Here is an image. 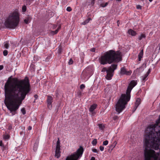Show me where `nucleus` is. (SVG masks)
<instances>
[{"instance_id":"f257e3e1","label":"nucleus","mask_w":160,"mask_h":160,"mask_svg":"<svg viewBox=\"0 0 160 160\" xmlns=\"http://www.w3.org/2000/svg\"><path fill=\"white\" fill-rule=\"evenodd\" d=\"M5 98L4 103L12 115L16 111L28 93L31 91L28 78L23 79L13 78L12 81L8 80L4 86Z\"/></svg>"},{"instance_id":"f03ea898","label":"nucleus","mask_w":160,"mask_h":160,"mask_svg":"<svg viewBox=\"0 0 160 160\" xmlns=\"http://www.w3.org/2000/svg\"><path fill=\"white\" fill-rule=\"evenodd\" d=\"M122 60V54L118 50L115 51L111 50L104 53L100 59L101 64L105 65L111 64L113 62H118Z\"/></svg>"},{"instance_id":"7ed1b4c3","label":"nucleus","mask_w":160,"mask_h":160,"mask_svg":"<svg viewBox=\"0 0 160 160\" xmlns=\"http://www.w3.org/2000/svg\"><path fill=\"white\" fill-rule=\"evenodd\" d=\"M133 88L128 86L127 89L126 94H122L116 105V110L118 114L120 113L125 108L130 99V93Z\"/></svg>"},{"instance_id":"20e7f679","label":"nucleus","mask_w":160,"mask_h":160,"mask_svg":"<svg viewBox=\"0 0 160 160\" xmlns=\"http://www.w3.org/2000/svg\"><path fill=\"white\" fill-rule=\"evenodd\" d=\"M133 88L128 86L127 89L126 94H122L116 105V110L118 114L120 113L125 108L130 99V93Z\"/></svg>"},{"instance_id":"39448f33","label":"nucleus","mask_w":160,"mask_h":160,"mask_svg":"<svg viewBox=\"0 0 160 160\" xmlns=\"http://www.w3.org/2000/svg\"><path fill=\"white\" fill-rule=\"evenodd\" d=\"M19 21V14L17 11H15L6 18L4 25L7 28L14 29L18 26Z\"/></svg>"},{"instance_id":"423d86ee","label":"nucleus","mask_w":160,"mask_h":160,"mask_svg":"<svg viewBox=\"0 0 160 160\" xmlns=\"http://www.w3.org/2000/svg\"><path fill=\"white\" fill-rule=\"evenodd\" d=\"M83 151L84 150L82 147L80 146L76 152L70 156H68L66 160H78L82 156Z\"/></svg>"},{"instance_id":"0eeeda50","label":"nucleus","mask_w":160,"mask_h":160,"mask_svg":"<svg viewBox=\"0 0 160 160\" xmlns=\"http://www.w3.org/2000/svg\"><path fill=\"white\" fill-rule=\"evenodd\" d=\"M91 75L90 74V69L87 68L82 71L81 75V77L85 81H87Z\"/></svg>"},{"instance_id":"6e6552de","label":"nucleus","mask_w":160,"mask_h":160,"mask_svg":"<svg viewBox=\"0 0 160 160\" xmlns=\"http://www.w3.org/2000/svg\"><path fill=\"white\" fill-rule=\"evenodd\" d=\"M60 142L58 140L57 141V145L56 147L55 154V156L57 158H58L60 156L61 152L60 151Z\"/></svg>"},{"instance_id":"1a4fd4ad","label":"nucleus","mask_w":160,"mask_h":160,"mask_svg":"<svg viewBox=\"0 0 160 160\" xmlns=\"http://www.w3.org/2000/svg\"><path fill=\"white\" fill-rule=\"evenodd\" d=\"M53 98L50 96H47V102L48 104V107L49 109H51L52 108V103L53 102Z\"/></svg>"},{"instance_id":"9d476101","label":"nucleus","mask_w":160,"mask_h":160,"mask_svg":"<svg viewBox=\"0 0 160 160\" xmlns=\"http://www.w3.org/2000/svg\"><path fill=\"white\" fill-rule=\"evenodd\" d=\"M132 73L131 71H127L125 68L123 67L121 69L120 73L121 75H130Z\"/></svg>"},{"instance_id":"9b49d317","label":"nucleus","mask_w":160,"mask_h":160,"mask_svg":"<svg viewBox=\"0 0 160 160\" xmlns=\"http://www.w3.org/2000/svg\"><path fill=\"white\" fill-rule=\"evenodd\" d=\"M97 106V104L94 103L89 108V111L92 113V115H93L95 114L94 111L96 108Z\"/></svg>"},{"instance_id":"f8f14e48","label":"nucleus","mask_w":160,"mask_h":160,"mask_svg":"<svg viewBox=\"0 0 160 160\" xmlns=\"http://www.w3.org/2000/svg\"><path fill=\"white\" fill-rule=\"evenodd\" d=\"M113 72L110 71L108 69V71L107 72V74L106 76V78L108 80H110L112 79V78L113 75Z\"/></svg>"},{"instance_id":"ddd939ff","label":"nucleus","mask_w":160,"mask_h":160,"mask_svg":"<svg viewBox=\"0 0 160 160\" xmlns=\"http://www.w3.org/2000/svg\"><path fill=\"white\" fill-rule=\"evenodd\" d=\"M128 33L132 36H135L137 34L136 32L132 29H130L128 30Z\"/></svg>"},{"instance_id":"4468645a","label":"nucleus","mask_w":160,"mask_h":160,"mask_svg":"<svg viewBox=\"0 0 160 160\" xmlns=\"http://www.w3.org/2000/svg\"><path fill=\"white\" fill-rule=\"evenodd\" d=\"M117 65L116 64H112L111 65V67L108 68V69L110 71L113 72L117 68Z\"/></svg>"},{"instance_id":"2eb2a0df","label":"nucleus","mask_w":160,"mask_h":160,"mask_svg":"<svg viewBox=\"0 0 160 160\" xmlns=\"http://www.w3.org/2000/svg\"><path fill=\"white\" fill-rule=\"evenodd\" d=\"M141 103V99L139 98H137V99L135 104V106L134 108V111H135L138 107V106Z\"/></svg>"},{"instance_id":"dca6fc26","label":"nucleus","mask_w":160,"mask_h":160,"mask_svg":"<svg viewBox=\"0 0 160 160\" xmlns=\"http://www.w3.org/2000/svg\"><path fill=\"white\" fill-rule=\"evenodd\" d=\"M137 84V82L136 81L134 80H132L131 81L128 86L131 87L133 88Z\"/></svg>"},{"instance_id":"f3484780","label":"nucleus","mask_w":160,"mask_h":160,"mask_svg":"<svg viewBox=\"0 0 160 160\" xmlns=\"http://www.w3.org/2000/svg\"><path fill=\"white\" fill-rule=\"evenodd\" d=\"M143 50L142 49L138 55V61H140L141 58H142L143 56Z\"/></svg>"},{"instance_id":"a211bd4d","label":"nucleus","mask_w":160,"mask_h":160,"mask_svg":"<svg viewBox=\"0 0 160 160\" xmlns=\"http://www.w3.org/2000/svg\"><path fill=\"white\" fill-rule=\"evenodd\" d=\"M34 0H24L25 2L26 3V5H30L31 3L34 1Z\"/></svg>"},{"instance_id":"6ab92c4d","label":"nucleus","mask_w":160,"mask_h":160,"mask_svg":"<svg viewBox=\"0 0 160 160\" xmlns=\"http://www.w3.org/2000/svg\"><path fill=\"white\" fill-rule=\"evenodd\" d=\"M146 35L144 34H142L138 36V39L139 40H141L142 38H145Z\"/></svg>"},{"instance_id":"aec40b11","label":"nucleus","mask_w":160,"mask_h":160,"mask_svg":"<svg viewBox=\"0 0 160 160\" xmlns=\"http://www.w3.org/2000/svg\"><path fill=\"white\" fill-rule=\"evenodd\" d=\"M99 129L101 130H103L105 128V126L102 124H99L98 125Z\"/></svg>"},{"instance_id":"412c9836","label":"nucleus","mask_w":160,"mask_h":160,"mask_svg":"<svg viewBox=\"0 0 160 160\" xmlns=\"http://www.w3.org/2000/svg\"><path fill=\"white\" fill-rule=\"evenodd\" d=\"M92 19L90 18H88L84 22H83L82 24L85 25L89 22Z\"/></svg>"},{"instance_id":"4be33fe9","label":"nucleus","mask_w":160,"mask_h":160,"mask_svg":"<svg viewBox=\"0 0 160 160\" xmlns=\"http://www.w3.org/2000/svg\"><path fill=\"white\" fill-rule=\"evenodd\" d=\"M10 136L8 134H5L3 136V138L4 139L7 140L9 139Z\"/></svg>"},{"instance_id":"5701e85b","label":"nucleus","mask_w":160,"mask_h":160,"mask_svg":"<svg viewBox=\"0 0 160 160\" xmlns=\"http://www.w3.org/2000/svg\"><path fill=\"white\" fill-rule=\"evenodd\" d=\"M27 7L25 5H24L22 8V11L23 12H25L26 11Z\"/></svg>"},{"instance_id":"b1692460","label":"nucleus","mask_w":160,"mask_h":160,"mask_svg":"<svg viewBox=\"0 0 160 160\" xmlns=\"http://www.w3.org/2000/svg\"><path fill=\"white\" fill-rule=\"evenodd\" d=\"M97 143V140L96 139H94L92 142V143L93 145H96Z\"/></svg>"},{"instance_id":"393cba45","label":"nucleus","mask_w":160,"mask_h":160,"mask_svg":"<svg viewBox=\"0 0 160 160\" xmlns=\"http://www.w3.org/2000/svg\"><path fill=\"white\" fill-rule=\"evenodd\" d=\"M148 76L146 74L143 76L142 78V80L145 81L147 80V78Z\"/></svg>"},{"instance_id":"a878e982","label":"nucleus","mask_w":160,"mask_h":160,"mask_svg":"<svg viewBox=\"0 0 160 160\" xmlns=\"http://www.w3.org/2000/svg\"><path fill=\"white\" fill-rule=\"evenodd\" d=\"M21 111L23 114L24 115L26 113V110L24 108H23L21 109Z\"/></svg>"},{"instance_id":"bb28decb","label":"nucleus","mask_w":160,"mask_h":160,"mask_svg":"<svg viewBox=\"0 0 160 160\" xmlns=\"http://www.w3.org/2000/svg\"><path fill=\"white\" fill-rule=\"evenodd\" d=\"M4 47L6 49H8L9 48V43L8 42H6L4 44Z\"/></svg>"},{"instance_id":"cd10ccee","label":"nucleus","mask_w":160,"mask_h":160,"mask_svg":"<svg viewBox=\"0 0 160 160\" xmlns=\"http://www.w3.org/2000/svg\"><path fill=\"white\" fill-rule=\"evenodd\" d=\"M58 31V29H57L55 31H52L51 32L53 34H57Z\"/></svg>"},{"instance_id":"c85d7f7f","label":"nucleus","mask_w":160,"mask_h":160,"mask_svg":"<svg viewBox=\"0 0 160 160\" xmlns=\"http://www.w3.org/2000/svg\"><path fill=\"white\" fill-rule=\"evenodd\" d=\"M108 71V69H107V68L106 67H104L102 68L101 71L102 72H104L106 71L107 72V71Z\"/></svg>"},{"instance_id":"c756f323","label":"nucleus","mask_w":160,"mask_h":160,"mask_svg":"<svg viewBox=\"0 0 160 160\" xmlns=\"http://www.w3.org/2000/svg\"><path fill=\"white\" fill-rule=\"evenodd\" d=\"M108 4V3L107 2H106L105 3H102L101 4V6L102 7H104L106 6Z\"/></svg>"},{"instance_id":"7c9ffc66","label":"nucleus","mask_w":160,"mask_h":160,"mask_svg":"<svg viewBox=\"0 0 160 160\" xmlns=\"http://www.w3.org/2000/svg\"><path fill=\"white\" fill-rule=\"evenodd\" d=\"M108 140H105L103 142V145L106 146L108 144Z\"/></svg>"},{"instance_id":"2f4dec72","label":"nucleus","mask_w":160,"mask_h":160,"mask_svg":"<svg viewBox=\"0 0 160 160\" xmlns=\"http://www.w3.org/2000/svg\"><path fill=\"white\" fill-rule=\"evenodd\" d=\"M73 61L72 60V58H70L69 59V61L68 62V64L69 65H71L73 63Z\"/></svg>"},{"instance_id":"473e14b6","label":"nucleus","mask_w":160,"mask_h":160,"mask_svg":"<svg viewBox=\"0 0 160 160\" xmlns=\"http://www.w3.org/2000/svg\"><path fill=\"white\" fill-rule=\"evenodd\" d=\"M8 54V52L7 50H5L3 51V54L4 56H6Z\"/></svg>"},{"instance_id":"72a5a7b5","label":"nucleus","mask_w":160,"mask_h":160,"mask_svg":"<svg viewBox=\"0 0 160 160\" xmlns=\"http://www.w3.org/2000/svg\"><path fill=\"white\" fill-rule=\"evenodd\" d=\"M0 146L1 147H3V150H4V148H5V147H4V145L2 144V141H0Z\"/></svg>"},{"instance_id":"f704fd0d","label":"nucleus","mask_w":160,"mask_h":160,"mask_svg":"<svg viewBox=\"0 0 160 160\" xmlns=\"http://www.w3.org/2000/svg\"><path fill=\"white\" fill-rule=\"evenodd\" d=\"M66 10L67 11L70 12L72 11V9L70 7H68L67 8Z\"/></svg>"},{"instance_id":"c9c22d12","label":"nucleus","mask_w":160,"mask_h":160,"mask_svg":"<svg viewBox=\"0 0 160 160\" xmlns=\"http://www.w3.org/2000/svg\"><path fill=\"white\" fill-rule=\"evenodd\" d=\"M85 88V85L83 84H82L80 86L81 89H84Z\"/></svg>"},{"instance_id":"e433bc0d","label":"nucleus","mask_w":160,"mask_h":160,"mask_svg":"<svg viewBox=\"0 0 160 160\" xmlns=\"http://www.w3.org/2000/svg\"><path fill=\"white\" fill-rule=\"evenodd\" d=\"M37 145L36 144H35L34 145L33 150L35 151L37 150Z\"/></svg>"},{"instance_id":"4c0bfd02","label":"nucleus","mask_w":160,"mask_h":160,"mask_svg":"<svg viewBox=\"0 0 160 160\" xmlns=\"http://www.w3.org/2000/svg\"><path fill=\"white\" fill-rule=\"evenodd\" d=\"M137 9H141L142 7L139 5H137L136 7Z\"/></svg>"},{"instance_id":"58836bf2","label":"nucleus","mask_w":160,"mask_h":160,"mask_svg":"<svg viewBox=\"0 0 160 160\" xmlns=\"http://www.w3.org/2000/svg\"><path fill=\"white\" fill-rule=\"evenodd\" d=\"M92 151L93 152H95V153H98V151H97V149H96L95 148L92 149Z\"/></svg>"},{"instance_id":"ea45409f","label":"nucleus","mask_w":160,"mask_h":160,"mask_svg":"<svg viewBox=\"0 0 160 160\" xmlns=\"http://www.w3.org/2000/svg\"><path fill=\"white\" fill-rule=\"evenodd\" d=\"M99 148L100 150L102 151H103L104 149V147L102 146H100Z\"/></svg>"},{"instance_id":"a19ab883","label":"nucleus","mask_w":160,"mask_h":160,"mask_svg":"<svg viewBox=\"0 0 160 160\" xmlns=\"http://www.w3.org/2000/svg\"><path fill=\"white\" fill-rule=\"evenodd\" d=\"M118 116H115L113 117V118L114 120H116L118 119Z\"/></svg>"},{"instance_id":"79ce46f5","label":"nucleus","mask_w":160,"mask_h":160,"mask_svg":"<svg viewBox=\"0 0 160 160\" xmlns=\"http://www.w3.org/2000/svg\"><path fill=\"white\" fill-rule=\"evenodd\" d=\"M90 51L92 52H95V49L94 48H92L91 49Z\"/></svg>"},{"instance_id":"37998d69","label":"nucleus","mask_w":160,"mask_h":160,"mask_svg":"<svg viewBox=\"0 0 160 160\" xmlns=\"http://www.w3.org/2000/svg\"><path fill=\"white\" fill-rule=\"evenodd\" d=\"M62 52V49L61 48H59L58 50V52L59 53H61Z\"/></svg>"},{"instance_id":"c03bdc74","label":"nucleus","mask_w":160,"mask_h":160,"mask_svg":"<svg viewBox=\"0 0 160 160\" xmlns=\"http://www.w3.org/2000/svg\"><path fill=\"white\" fill-rule=\"evenodd\" d=\"M24 22L28 24V19H25L24 20Z\"/></svg>"},{"instance_id":"a18cd8bd","label":"nucleus","mask_w":160,"mask_h":160,"mask_svg":"<svg viewBox=\"0 0 160 160\" xmlns=\"http://www.w3.org/2000/svg\"><path fill=\"white\" fill-rule=\"evenodd\" d=\"M150 69H149L148 70V71L147 73H146V74L148 76V75L150 73Z\"/></svg>"},{"instance_id":"49530a36","label":"nucleus","mask_w":160,"mask_h":160,"mask_svg":"<svg viewBox=\"0 0 160 160\" xmlns=\"http://www.w3.org/2000/svg\"><path fill=\"white\" fill-rule=\"evenodd\" d=\"M38 97V95L37 94H35L34 95V97L35 98V99H37Z\"/></svg>"},{"instance_id":"de8ad7c7","label":"nucleus","mask_w":160,"mask_h":160,"mask_svg":"<svg viewBox=\"0 0 160 160\" xmlns=\"http://www.w3.org/2000/svg\"><path fill=\"white\" fill-rule=\"evenodd\" d=\"M3 68V65H0V70H2Z\"/></svg>"},{"instance_id":"09e8293b","label":"nucleus","mask_w":160,"mask_h":160,"mask_svg":"<svg viewBox=\"0 0 160 160\" xmlns=\"http://www.w3.org/2000/svg\"><path fill=\"white\" fill-rule=\"evenodd\" d=\"M95 0H92V2H91V4H92V5H93L94 4V1Z\"/></svg>"},{"instance_id":"8fccbe9b","label":"nucleus","mask_w":160,"mask_h":160,"mask_svg":"<svg viewBox=\"0 0 160 160\" xmlns=\"http://www.w3.org/2000/svg\"><path fill=\"white\" fill-rule=\"evenodd\" d=\"M91 160H95V158L94 157H92L91 159Z\"/></svg>"},{"instance_id":"3c124183","label":"nucleus","mask_w":160,"mask_h":160,"mask_svg":"<svg viewBox=\"0 0 160 160\" xmlns=\"http://www.w3.org/2000/svg\"><path fill=\"white\" fill-rule=\"evenodd\" d=\"M28 130H31L32 129V127L30 126H29L28 128Z\"/></svg>"},{"instance_id":"603ef678","label":"nucleus","mask_w":160,"mask_h":160,"mask_svg":"<svg viewBox=\"0 0 160 160\" xmlns=\"http://www.w3.org/2000/svg\"><path fill=\"white\" fill-rule=\"evenodd\" d=\"M60 28H61V26H59L57 29H58L59 30V29H60Z\"/></svg>"},{"instance_id":"864d4df0","label":"nucleus","mask_w":160,"mask_h":160,"mask_svg":"<svg viewBox=\"0 0 160 160\" xmlns=\"http://www.w3.org/2000/svg\"><path fill=\"white\" fill-rule=\"evenodd\" d=\"M150 2H152L153 0H148Z\"/></svg>"},{"instance_id":"5fc2aeb1","label":"nucleus","mask_w":160,"mask_h":160,"mask_svg":"<svg viewBox=\"0 0 160 160\" xmlns=\"http://www.w3.org/2000/svg\"><path fill=\"white\" fill-rule=\"evenodd\" d=\"M118 21H117V23H118Z\"/></svg>"}]
</instances>
